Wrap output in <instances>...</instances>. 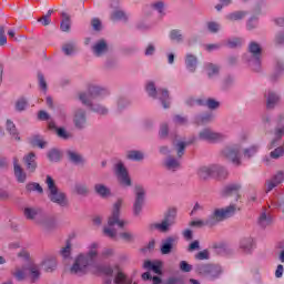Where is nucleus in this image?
<instances>
[{"label": "nucleus", "instance_id": "c9c22d12", "mask_svg": "<svg viewBox=\"0 0 284 284\" xmlns=\"http://www.w3.org/2000/svg\"><path fill=\"white\" fill-rule=\"evenodd\" d=\"M245 14V11H235L226 16V19H229V21H241V19H243Z\"/></svg>", "mask_w": 284, "mask_h": 284}, {"label": "nucleus", "instance_id": "a211bd4d", "mask_svg": "<svg viewBox=\"0 0 284 284\" xmlns=\"http://www.w3.org/2000/svg\"><path fill=\"white\" fill-rule=\"evenodd\" d=\"M281 101L278 94L274 93V91H268L266 94V108L267 110L274 109V106Z\"/></svg>", "mask_w": 284, "mask_h": 284}, {"label": "nucleus", "instance_id": "1a4fd4ad", "mask_svg": "<svg viewBox=\"0 0 284 284\" xmlns=\"http://www.w3.org/2000/svg\"><path fill=\"white\" fill-rule=\"evenodd\" d=\"M176 219V210L172 209L168 212L162 223L151 224V230H159V232H168L171 225H174Z\"/></svg>", "mask_w": 284, "mask_h": 284}, {"label": "nucleus", "instance_id": "393cba45", "mask_svg": "<svg viewBox=\"0 0 284 284\" xmlns=\"http://www.w3.org/2000/svg\"><path fill=\"white\" fill-rule=\"evenodd\" d=\"M143 267L145 270H152V272H154V274H162V272H161V267H162L161 262L145 261L144 264H143Z\"/></svg>", "mask_w": 284, "mask_h": 284}, {"label": "nucleus", "instance_id": "a18cd8bd", "mask_svg": "<svg viewBox=\"0 0 284 284\" xmlns=\"http://www.w3.org/2000/svg\"><path fill=\"white\" fill-rule=\"evenodd\" d=\"M69 159L70 161H72V163H82L83 162V158H81V155H79V153L74 152V151H69Z\"/></svg>", "mask_w": 284, "mask_h": 284}, {"label": "nucleus", "instance_id": "09e8293b", "mask_svg": "<svg viewBox=\"0 0 284 284\" xmlns=\"http://www.w3.org/2000/svg\"><path fill=\"white\" fill-rule=\"evenodd\" d=\"M119 236L122 239V241H126V243H132V241H134V234L131 232H122L119 234Z\"/></svg>", "mask_w": 284, "mask_h": 284}, {"label": "nucleus", "instance_id": "de8ad7c7", "mask_svg": "<svg viewBox=\"0 0 284 284\" xmlns=\"http://www.w3.org/2000/svg\"><path fill=\"white\" fill-rule=\"evenodd\" d=\"M26 108H28V101H26V99L21 98L16 102V110H18V112H23Z\"/></svg>", "mask_w": 284, "mask_h": 284}, {"label": "nucleus", "instance_id": "f704fd0d", "mask_svg": "<svg viewBox=\"0 0 284 284\" xmlns=\"http://www.w3.org/2000/svg\"><path fill=\"white\" fill-rule=\"evenodd\" d=\"M186 68L187 70H190L191 72H194V70H196V58L192 54H189V57H186Z\"/></svg>", "mask_w": 284, "mask_h": 284}, {"label": "nucleus", "instance_id": "a878e982", "mask_svg": "<svg viewBox=\"0 0 284 284\" xmlns=\"http://www.w3.org/2000/svg\"><path fill=\"white\" fill-rule=\"evenodd\" d=\"M283 154H284V148L277 146L274 151L270 153V156L264 158V163H266V165H270V159H281Z\"/></svg>", "mask_w": 284, "mask_h": 284}, {"label": "nucleus", "instance_id": "aec40b11", "mask_svg": "<svg viewBox=\"0 0 284 284\" xmlns=\"http://www.w3.org/2000/svg\"><path fill=\"white\" fill-rule=\"evenodd\" d=\"M105 52H108V43L105 40H100L93 45L95 57H101V54H105Z\"/></svg>", "mask_w": 284, "mask_h": 284}, {"label": "nucleus", "instance_id": "473e14b6", "mask_svg": "<svg viewBox=\"0 0 284 284\" xmlns=\"http://www.w3.org/2000/svg\"><path fill=\"white\" fill-rule=\"evenodd\" d=\"M165 165L168 170H172V172H175V170H179V168H181V163H179V161L174 158H169L165 161Z\"/></svg>", "mask_w": 284, "mask_h": 284}, {"label": "nucleus", "instance_id": "4d7b16f0", "mask_svg": "<svg viewBox=\"0 0 284 284\" xmlns=\"http://www.w3.org/2000/svg\"><path fill=\"white\" fill-rule=\"evenodd\" d=\"M8 43V38L6 37V28L0 27V45H6Z\"/></svg>", "mask_w": 284, "mask_h": 284}, {"label": "nucleus", "instance_id": "9b49d317", "mask_svg": "<svg viewBox=\"0 0 284 284\" xmlns=\"http://www.w3.org/2000/svg\"><path fill=\"white\" fill-rule=\"evenodd\" d=\"M224 156L229 159V161H232L234 165H241V146L239 145H233V146H227L223 151Z\"/></svg>", "mask_w": 284, "mask_h": 284}, {"label": "nucleus", "instance_id": "39448f33", "mask_svg": "<svg viewBox=\"0 0 284 284\" xmlns=\"http://www.w3.org/2000/svg\"><path fill=\"white\" fill-rule=\"evenodd\" d=\"M48 190H49V199L52 201V203H57L58 205H61V207H65L68 205V199L65 197V193L59 192V189L57 187V184L54 183V180L52 176L48 175L45 180Z\"/></svg>", "mask_w": 284, "mask_h": 284}, {"label": "nucleus", "instance_id": "49530a36", "mask_svg": "<svg viewBox=\"0 0 284 284\" xmlns=\"http://www.w3.org/2000/svg\"><path fill=\"white\" fill-rule=\"evenodd\" d=\"M31 145H33V148H45V142L41 139H39L38 135L33 136L30 141Z\"/></svg>", "mask_w": 284, "mask_h": 284}, {"label": "nucleus", "instance_id": "7ed1b4c3", "mask_svg": "<svg viewBox=\"0 0 284 284\" xmlns=\"http://www.w3.org/2000/svg\"><path fill=\"white\" fill-rule=\"evenodd\" d=\"M121 205H123V200H118L113 205L112 214L108 221V226L104 227V234L105 236H109V239H116V229H114L115 225L120 230H123L124 225H128L125 220L119 219L121 214Z\"/></svg>", "mask_w": 284, "mask_h": 284}, {"label": "nucleus", "instance_id": "cd10ccee", "mask_svg": "<svg viewBox=\"0 0 284 284\" xmlns=\"http://www.w3.org/2000/svg\"><path fill=\"white\" fill-rule=\"evenodd\" d=\"M272 214L267 212H262L258 217V224L261 225V227H267V225H272Z\"/></svg>", "mask_w": 284, "mask_h": 284}, {"label": "nucleus", "instance_id": "7c9ffc66", "mask_svg": "<svg viewBox=\"0 0 284 284\" xmlns=\"http://www.w3.org/2000/svg\"><path fill=\"white\" fill-rule=\"evenodd\" d=\"M239 190H241L240 184H230L225 186L223 194L224 196H232V194H239Z\"/></svg>", "mask_w": 284, "mask_h": 284}, {"label": "nucleus", "instance_id": "72a5a7b5", "mask_svg": "<svg viewBox=\"0 0 284 284\" xmlns=\"http://www.w3.org/2000/svg\"><path fill=\"white\" fill-rule=\"evenodd\" d=\"M60 28L62 32H68L70 30V16H68V13H62Z\"/></svg>", "mask_w": 284, "mask_h": 284}, {"label": "nucleus", "instance_id": "e2e57ef3", "mask_svg": "<svg viewBox=\"0 0 284 284\" xmlns=\"http://www.w3.org/2000/svg\"><path fill=\"white\" fill-rule=\"evenodd\" d=\"M60 254L63 258H68L70 256V243H67L65 247L60 251Z\"/></svg>", "mask_w": 284, "mask_h": 284}, {"label": "nucleus", "instance_id": "680f3d73", "mask_svg": "<svg viewBox=\"0 0 284 284\" xmlns=\"http://www.w3.org/2000/svg\"><path fill=\"white\" fill-rule=\"evenodd\" d=\"M58 136H60V139H70V133H68V131H65L64 129H58L57 131Z\"/></svg>", "mask_w": 284, "mask_h": 284}, {"label": "nucleus", "instance_id": "58836bf2", "mask_svg": "<svg viewBox=\"0 0 284 284\" xmlns=\"http://www.w3.org/2000/svg\"><path fill=\"white\" fill-rule=\"evenodd\" d=\"M173 145H175L176 150H178V156H183V154H185V148H187V143L180 141L176 143V141L173 142Z\"/></svg>", "mask_w": 284, "mask_h": 284}, {"label": "nucleus", "instance_id": "69168bd1", "mask_svg": "<svg viewBox=\"0 0 284 284\" xmlns=\"http://www.w3.org/2000/svg\"><path fill=\"white\" fill-rule=\"evenodd\" d=\"M91 26L93 28V30H101V20L94 18L92 21H91Z\"/></svg>", "mask_w": 284, "mask_h": 284}, {"label": "nucleus", "instance_id": "0e129e2a", "mask_svg": "<svg viewBox=\"0 0 284 284\" xmlns=\"http://www.w3.org/2000/svg\"><path fill=\"white\" fill-rule=\"evenodd\" d=\"M206 105H207V108H210V110H216V108H219V102H216L213 99H209L206 101Z\"/></svg>", "mask_w": 284, "mask_h": 284}, {"label": "nucleus", "instance_id": "c85d7f7f", "mask_svg": "<svg viewBox=\"0 0 284 284\" xmlns=\"http://www.w3.org/2000/svg\"><path fill=\"white\" fill-rule=\"evenodd\" d=\"M114 284H132V278L128 277L125 273L119 271L114 277ZM133 284H136V282Z\"/></svg>", "mask_w": 284, "mask_h": 284}, {"label": "nucleus", "instance_id": "052dcab7", "mask_svg": "<svg viewBox=\"0 0 284 284\" xmlns=\"http://www.w3.org/2000/svg\"><path fill=\"white\" fill-rule=\"evenodd\" d=\"M114 250L112 248H104L101 253V258H110V256H113Z\"/></svg>", "mask_w": 284, "mask_h": 284}, {"label": "nucleus", "instance_id": "0eeeda50", "mask_svg": "<svg viewBox=\"0 0 284 284\" xmlns=\"http://www.w3.org/2000/svg\"><path fill=\"white\" fill-rule=\"evenodd\" d=\"M108 94H110V92H108L106 89L92 85L89 88V94H80V101L83 105L92 106V99H97L98 97H108Z\"/></svg>", "mask_w": 284, "mask_h": 284}, {"label": "nucleus", "instance_id": "a19ab883", "mask_svg": "<svg viewBox=\"0 0 284 284\" xmlns=\"http://www.w3.org/2000/svg\"><path fill=\"white\" fill-rule=\"evenodd\" d=\"M205 68H206V72H207V75L210 77V79H212V77L219 74V68L216 67V64L207 63L205 65Z\"/></svg>", "mask_w": 284, "mask_h": 284}, {"label": "nucleus", "instance_id": "37998d69", "mask_svg": "<svg viewBox=\"0 0 284 284\" xmlns=\"http://www.w3.org/2000/svg\"><path fill=\"white\" fill-rule=\"evenodd\" d=\"M112 21H128V17L123 11H115L111 16Z\"/></svg>", "mask_w": 284, "mask_h": 284}, {"label": "nucleus", "instance_id": "4c0bfd02", "mask_svg": "<svg viewBox=\"0 0 284 284\" xmlns=\"http://www.w3.org/2000/svg\"><path fill=\"white\" fill-rule=\"evenodd\" d=\"M7 130L10 132L12 136H16V140L19 141V133H17V126L14 125V122L8 120L7 121Z\"/></svg>", "mask_w": 284, "mask_h": 284}, {"label": "nucleus", "instance_id": "bb28decb", "mask_svg": "<svg viewBox=\"0 0 284 284\" xmlns=\"http://www.w3.org/2000/svg\"><path fill=\"white\" fill-rule=\"evenodd\" d=\"M174 241L176 239L174 237H168L166 240L163 241L161 252L162 254H170L172 252V247L174 246Z\"/></svg>", "mask_w": 284, "mask_h": 284}, {"label": "nucleus", "instance_id": "ddd939ff", "mask_svg": "<svg viewBox=\"0 0 284 284\" xmlns=\"http://www.w3.org/2000/svg\"><path fill=\"white\" fill-rule=\"evenodd\" d=\"M200 139L202 141H209L210 143H216L217 141H223L224 136L221 133L206 129L200 132Z\"/></svg>", "mask_w": 284, "mask_h": 284}, {"label": "nucleus", "instance_id": "f03ea898", "mask_svg": "<svg viewBox=\"0 0 284 284\" xmlns=\"http://www.w3.org/2000/svg\"><path fill=\"white\" fill-rule=\"evenodd\" d=\"M99 243L94 242L89 246V252L87 255H79L75 260V263L71 267L72 274H85L88 272V267L94 263V258L99 256Z\"/></svg>", "mask_w": 284, "mask_h": 284}, {"label": "nucleus", "instance_id": "5fc2aeb1", "mask_svg": "<svg viewBox=\"0 0 284 284\" xmlns=\"http://www.w3.org/2000/svg\"><path fill=\"white\" fill-rule=\"evenodd\" d=\"M180 270H181V272H192L193 266L190 263H187L186 261H181Z\"/></svg>", "mask_w": 284, "mask_h": 284}, {"label": "nucleus", "instance_id": "2eb2a0df", "mask_svg": "<svg viewBox=\"0 0 284 284\" xmlns=\"http://www.w3.org/2000/svg\"><path fill=\"white\" fill-rule=\"evenodd\" d=\"M13 169L18 183H26V172H23V169L19 165V159L17 158L13 159Z\"/></svg>", "mask_w": 284, "mask_h": 284}, {"label": "nucleus", "instance_id": "6e6552de", "mask_svg": "<svg viewBox=\"0 0 284 284\" xmlns=\"http://www.w3.org/2000/svg\"><path fill=\"white\" fill-rule=\"evenodd\" d=\"M146 92L149 97H152L153 99H156V97L162 102L163 108L168 109L170 108V102L168 100L170 99V93L168 90L159 89L156 91V87L154 85V82H149L146 84Z\"/></svg>", "mask_w": 284, "mask_h": 284}, {"label": "nucleus", "instance_id": "2f4dec72", "mask_svg": "<svg viewBox=\"0 0 284 284\" xmlns=\"http://www.w3.org/2000/svg\"><path fill=\"white\" fill-rule=\"evenodd\" d=\"M95 192L102 196V199H108V196L111 194L110 189L103 184H95Z\"/></svg>", "mask_w": 284, "mask_h": 284}, {"label": "nucleus", "instance_id": "79ce46f5", "mask_svg": "<svg viewBox=\"0 0 284 284\" xmlns=\"http://www.w3.org/2000/svg\"><path fill=\"white\" fill-rule=\"evenodd\" d=\"M74 50H77V47L74 43H65L62 45V51L67 57H70V54H74Z\"/></svg>", "mask_w": 284, "mask_h": 284}, {"label": "nucleus", "instance_id": "3c124183", "mask_svg": "<svg viewBox=\"0 0 284 284\" xmlns=\"http://www.w3.org/2000/svg\"><path fill=\"white\" fill-rule=\"evenodd\" d=\"M171 41H183V36L181 34V31L179 30H172L170 33Z\"/></svg>", "mask_w": 284, "mask_h": 284}, {"label": "nucleus", "instance_id": "774afa93", "mask_svg": "<svg viewBox=\"0 0 284 284\" xmlns=\"http://www.w3.org/2000/svg\"><path fill=\"white\" fill-rule=\"evenodd\" d=\"M165 284H183V281H181V278L171 277L165 282Z\"/></svg>", "mask_w": 284, "mask_h": 284}, {"label": "nucleus", "instance_id": "f8f14e48", "mask_svg": "<svg viewBox=\"0 0 284 284\" xmlns=\"http://www.w3.org/2000/svg\"><path fill=\"white\" fill-rule=\"evenodd\" d=\"M143 201H145V190H143L142 186H136L135 202L133 205V212L135 216H139V214H141V210H143Z\"/></svg>", "mask_w": 284, "mask_h": 284}, {"label": "nucleus", "instance_id": "412c9836", "mask_svg": "<svg viewBox=\"0 0 284 284\" xmlns=\"http://www.w3.org/2000/svg\"><path fill=\"white\" fill-rule=\"evenodd\" d=\"M75 128L80 130L85 128V112L83 110H78L74 115Z\"/></svg>", "mask_w": 284, "mask_h": 284}, {"label": "nucleus", "instance_id": "c756f323", "mask_svg": "<svg viewBox=\"0 0 284 284\" xmlns=\"http://www.w3.org/2000/svg\"><path fill=\"white\" fill-rule=\"evenodd\" d=\"M42 266L44 267L45 272H54V270H57V258L47 257L42 262Z\"/></svg>", "mask_w": 284, "mask_h": 284}, {"label": "nucleus", "instance_id": "338daca9", "mask_svg": "<svg viewBox=\"0 0 284 284\" xmlns=\"http://www.w3.org/2000/svg\"><path fill=\"white\" fill-rule=\"evenodd\" d=\"M207 28L210 32H216L220 29V26L216 22H209Z\"/></svg>", "mask_w": 284, "mask_h": 284}, {"label": "nucleus", "instance_id": "c03bdc74", "mask_svg": "<svg viewBox=\"0 0 284 284\" xmlns=\"http://www.w3.org/2000/svg\"><path fill=\"white\" fill-rule=\"evenodd\" d=\"M126 156L132 161H142L143 159V154L141 153V151H130Z\"/></svg>", "mask_w": 284, "mask_h": 284}, {"label": "nucleus", "instance_id": "4468645a", "mask_svg": "<svg viewBox=\"0 0 284 284\" xmlns=\"http://www.w3.org/2000/svg\"><path fill=\"white\" fill-rule=\"evenodd\" d=\"M248 50L251 52V54H253V57L255 58L254 63L256 65V68H254L253 70H260L261 69V45L256 42H251V44L248 45Z\"/></svg>", "mask_w": 284, "mask_h": 284}, {"label": "nucleus", "instance_id": "f3484780", "mask_svg": "<svg viewBox=\"0 0 284 284\" xmlns=\"http://www.w3.org/2000/svg\"><path fill=\"white\" fill-rule=\"evenodd\" d=\"M283 181H284L283 172L276 173L273 176V179L270 182H267L266 192H272V190H274V187H276V185H280V183H283Z\"/></svg>", "mask_w": 284, "mask_h": 284}, {"label": "nucleus", "instance_id": "13d9d810", "mask_svg": "<svg viewBox=\"0 0 284 284\" xmlns=\"http://www.w3.org/2000/svg\"><path fill=\"white\" fill-rule=\"evenodd\" d=\"M93 112H97L98 114H108V109L104 106H101L99 104H95L92 106Z\"/></svg>", "mask_w": 284, "mask_h": 284}, {"label": "nucleus", "instance_id": "4be33fe9", "mask_svg": "<svg viewBox=\"0 0 284 284\" xmlns=\"http://www.w3.org/2000/svg\"><path fill=\"white\" fill-rule=\"evenodd\" d=\"M37 155H34L33 152L29 153L26 158H24V162L27 165V170H29V172H34V170H37V162H36Z\"/></svg>", "mask_w": 284, "mask_h": 284}, {"label": "nucleus", "instance_id": "864d4df0", "mask_svg": "<svg viewBox=\"0 0 284 284\" xmlns=\"http://www.w3.org/2000/svg\"><path fill=\"white\" fill-rule=\"evenodd\" d=\"M195 258L197 261H207V258H210V252L207 250L201 251L195 254Z\"/></svg>", "mask_w": 284, "mask_h": 284}, {"label": "nucleus", "instance_id": "8fccbe9b", "mask_svg": "<svg viewBox=\"0 0 284 284\" xmlns=\"http://www.w3.org/2000/svg\"><path fill=\"white\" fill-rule=\"evenodd\" d=\"M53 10H49L45 16L42 18L38 19L39 23H42V26H50V17H52Z\"/></svg>", "mask_w": 284, "mask_h": 284}, {"label": "nucleus", "instance_id": "5701e85b", "mask_svg": "<svg viewBox=\"0 0 284 284\" xmlns=\"http://www.w3.org/2000/svg\"><path fill=\"white\" fill-rule=\"evenodd\" d=\"M254 245V240L252 237H244L240 241V248L242 252H245L246 254L252 252V247Z\"/></svg>", "mask_w": 284, "mask_h": 284}, {"label": "nucleus", "instance_id": "6ab92c4d", "mask_svg": "<svg viewBox=\"0 0 284 284\" xmlns=\"http://www.w3.org/2000/svg\"><path fill=\"white\" fill-rule=\"evenodd\" d=\"M113 270L110 266H100L98 267V274L102 276H106L103 284H112V274Z\"/></svg>", "mask_w": 284, "mask_h": 284}, {"label": "nucleus", "instance_id": "e433bc0d", "mask_svg": "<svg viewBox=\"0 0 284 284\" xmlns=\"http://www.w3.org/2000/svg\"><path fill=\"white\" fill-rule=\"evenodd\" d=\"M142 280L143 281H152L153 284H161V277L159 276H152L150 272H145L142 274Z\"/></svg>", "mask_w": 284, "mask_h": 284}, {"label": "nucleus", "instance_id": "9d476101", "mask_svg": "<svg viewBox=\"0 0 284 284\" xmlns=\"http://www.w3.org/2000/svg\"><path fill=\"white\" fill-rule=\"evenodd\" d=\"M115 174L118 176V181L121 185L129 187L132 185V181L130 180V175L128 174V169L121 162L115 165Z\"/></svg>", "mask_w": 284, "mask_h": 284}, {"label": "nucleus", "instance_id": "ea45409f", "mask_svg": "<svg viewBox=\"0 0 284 284\" xmlns=\"http://www.w3.org/2000/svg\"><path fill=\"white\" fill-rule=\"evenodd\" d=\"M48 159L57 163V161H61V152L57 149H52L48 153Z\"/></svg>", "mask_w": 284, "mask_h": 284}, {"label": "nucleus", "instance_id": "bf43d9fd", "mask_svg": "<svg viewBox=\"0 0 284 284\" xmlns=\"http://www.w3.org/2000/svg\"><path fill=\"white\" fill-rule=\"evenodd\" d=\"M258 152V148L257 146H252L250 149H246L244 151V156H246L247 159H250L251 156H254V153Z\"/></svg>", "mask_w": 284, "mask_h": 284}, {"label": "nucleus", "instance_id": "f257e3e1", "mask_svg": "<svg viewBox=\"0 0 284 284\" xmlns=\"http://www.w3.org/2000/svg\"><path fill=\"white\" fill-rule=\"evenodd\" d=\"M235 212H236V206L234 205H230L225 209H215L213 213L206 219V221L195 220V221H192L190 225L191 227H203L205 225H209V227H214V225H217V223L225 221V219H230V216H234Z\"/></svg>", "mask_w": 284, "mask_h": 284}, {"label": "nucleus", "instance_id": "423d86ee", "mask_svg": "<svg viewBox=\"0 0 284 284\" xmlns=\"http://www.w3.org/2000/svg\"><path fill=\"white\" fill-rule=\"evenodd\" d=\"M200 179H219L223 181V179H227V171L223 166L219 165H211V166H203L199 170Z\"/></svg>", "mask_w": 284, "mask_h": 284}, {"label": "nucleus", "instance_id": "6e6d98bb", "mask_svg": "<svg viewBox=\"0 0 284 284\" xmlns=\"http://www.w3.org/2000/svg\"><path fill=\"white\" fill-rule=\"evenodd\" d=\"M243 43V40L241 38H234L232 40H229V48H239Z\"/></svg>", "mask_w": 284, "mask_h": 284}, {"label": "nucleus", "instance_id": "b1692460", "mask_svg": "<svg viewBox=\"0 0 284 284\" xmlns=\"http://www.w3.org/2000/svg\"><path fill=\"white\" fill-rule=\"evenodd\" d=\"M195 271L197 272V274H201L202 276H207L212 272H214V266L210 264H197L195 266Z\"/></svg>", "mask_w": 284, "mask_h": 284}, {"label": "nucleus", "instance_id": "20e7f679", "mask_svg": "<svg viewBox=\"0 0 284 284\" xmlns=\"http://www.w3.org/2000/svg\"><path fill=\"white\" fill-rule=\"evenodd\" d=\"M28 273L31 278V283H36V281H39V277L41 276V271H39V266L37 264L29 267L23 264L22 266H16L14 270L11 271L12 276L17 281H26Z\"/></svg>", "mask_w": 284, "mask_h": 284}, {"label": "nucleus", "instance_id": "dca6fc26", "mask_svg": "<svg viewBox=\"0 0 284 284\" xmlns=\"http://www.w3.org/2000/svg\"><path fill=\"white\" fill-rule=\"evenodd\" d=\"M23 214L28 221H34V219H41V209L37 207H24Z\"/></svg>", "mask_w": 284, "mask_h": 284}, {"label": "nucleus", "instance_id": "603ef678", "mask_svg": "<svg viewBox=\"0 0 284 284\" xmlns=\"http://www.w3.org/2000/svg\"><path fill=\"white\" fill-rule=\"evenodd\" d=\"M28 192H43V187L39 183H29L27 184Z\"/></svg>", "mask_w": 284, "mask_h": 284}]
</instances>
